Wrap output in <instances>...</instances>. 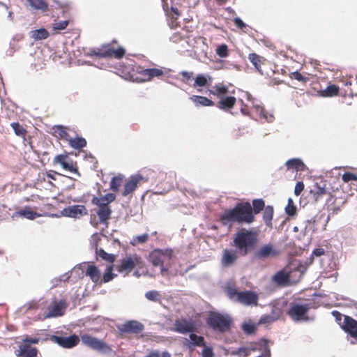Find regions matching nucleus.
Returning a JSON list of instances; mask_svg holds the SVG:
<instances>
[{
  "mask_svg": "<svg viewBox=\"0 0 357 357\" xmlns=\"http://www.w3.org/2000/svg\"><path fill=\"white\" fill-rule=\"evenodd\" d=\"M255 220V216L248 202L237 203L234 208L225 210L220 217V221L225 226L231 222L250 225Z\"/></svg>",
  "mask_w": 357,
  "mask_h": 357,
  "instance_id": "nucleus-1",
  "label": "nucleus"
},
{
  "mask_svg": "<svg viewBox=\"0 0 357 357\" xmlns=\"http://www.w3.org/2000/svg\"><path fill=\"white\" fill-rule=\"evenodd\" d=\"M258 243V231L252 229H241L235 234L233 240V245L241 256H246L255 250Z\"/></svg>",
  "mask_w": 357,
  "mask_h": 357,
  "instance_id": "nucleus-2",
  "label": "nucleus"
},
{
  "mask_svg": "<svg viewBox=\"0 0 357 357\" xmlns=\"http://www.w3.org/2000/svg\"><path fill=\"white\" fill-rule=\"evenodd\" d=\"M233 323V319L229 314L217 312H211L206 318L207 325L214 331L220 333L229 332Z\"/></svg>",
  "mask_w": 357,
  "mask_h": 357,
  "instance_id": "nucleus-3",
  "label": "nucleus"
},
{
  "mask_svg": "<svg viewBox=\"0 0 357 357\" xmlns=\"http://www.w3.org/2000/svg\"><path fill=\"white\" fill-rule=\"evenodd\" d=\"M173 251L172 249H155L150 252L149 259L154 266L160 268V273L165 275L170 267Z\"/></svg>",
  "mask_w": 357,
  "mask_h": 357,
  "instance_id": "nucleus-4",
  "label": "nucleus"
},
{
  "mask_svg": "<svg viewBox=\"0 0 357 357\" xmlns=\"http://www.w3.org/2000/svg\"><path fill=\"white\" fill-rule=\"evenodd\" d=\"M228 92V87L222 84H216L213 86V89L210 91V94L214 95L219 99L216 106L225 112H229L233 109L236 102V98L234 96H227Z\"/></svg>",
  "mask_w": 357,
  "mask_h": 357,
  "instance_id": "nucleus-5",
  "label": "nucleus"
},
{
  "mask_svg": "<svg viewBox=\"0 0 357 357\" xmlns=\"http://www.w3.org/2000/svg\"><path fill=\"white\" fill-rule=\"evenodd\" d=\"M91 54L99 58L121 59L126 54V50L119 46L116 40H113L111 43L102 45L100 48L92 50Z\"/></svg>",
  "mask_w": 357,
  "mask_h": 357,
  "instance_id": "nucleus-6",
  "label": "nucleus"
},
{
  "mask_svg": "<svg viewBox=\"0 0 357 357\" xmlns=\"http://www.w3.org/2000/svg\"><path fill=\"white\" fill-rule=\"evenodd\" d=\"M226 292L230 299L235 300L241 304L245 305H257L258 296L253 291H238L234 287H227L226 289Z\"/></svg>",
  "mask_w": 357,
  "mask_h": 357,
  "instance_id": "nucleus-7",
  "label": "nucleus"
},
{
  "mask_svg": "<svg viewBox=\"0 0 357 357\" xmlns=\"http://www.w3.org/2000/svg\"><path fill=\"white\" fill-rule=\"evenodd\" d=\"M303 273L298 270L287 272L281 270L277 272L272 278L273 281L280 287H287L296 284L301 278Z\"/></svg>",
  "mask_w": 357,
  "mask_h": 357,
  "instance_id": "nucleus-8",
  "label": "nucleus"
},
{
  "mask_svg": "<svg viewBox=\"0 0 357 357\" xmlns=\"http://www.w3.org/2000/svg\"><path fill=\"white\" fill-rule=\"evenodd\" d=\"M144 173L148 174L152 178L155 177V182L157 185L162 188L165 191H169L174 187V183L176 180V174L173 172L167 173L165 172H159L158 174L153 170L148 169Z\"/></svg>",
  "mask_w": 357,
  "mask_h": 357,
  "instance_id": "nucleus-9",
  "label": "nucleus"
},
{
  "mask_svg": "<svg viewBox=\"0 0 357 357\" xmlns=\"http://www.w3.org/2000/svg\"><path fill=\"white\" fill-rule=\"evenodd\" d=\"M144 266L142 258L137 255H127L121 260V264L116 266V269L121 273L128 275L133 268L137 267L142 268Z\"/></svg>",
  "mask_w": 357,
  "mask_h": 357,
  "instance_id": "nucleus-10",
  "label": "nucleus"
},
{
  "mask_svg": "<svg viewBox=\"0 0 357 357\" xmlns=\"http://www.w3.org/2000/svg\"><path fill=\"white\" fill-rule=\"evenodd\" d=\"M81 340L85 346L100 353L109 354L112 351V347L105 342L90 335H82Z\"/></svg>",
  "mask_w": 357,
  "mask_h": 357,
  "instance_id": "nucleus-11",
  "label": "nucleus"
},
{
  "mask_svg": "<svg viewBox=\"0 0 357 357\" xmlns=\"http://www.w3.org/2000/svg\"><path fill=\"white\" fill-rule=\"evenodd\" d=\"M149 179L148 174H146V176L140 173L131 176L128 180L126 181L123 189L121 191V195L123 197H127L132 194L137 189L138 185L147 182Z\"/></svg>",
  "mask_w": 357,
  "mask_h": 357,
  "instance_id": "nucleus-12",
  "label": "nucleus"
},
{
  "mask_svg": "<svg viewBox=\"0 0 357 357\" xmlns=\"http://www.w3.org/2000/svg\"><path fill=\"white\" fill-rule=\"evenodd\" d=\"M310 309V304L292 303L290 305L287 314L294 321H307V312Z\"/></svg>",
  "mask_w": 357,
  "mask_h": 357,
  "instance_id": "nucleus-13",
  "label": "nucleus"
},
{
  "mask_svg": "<svg viewBox=\"0 0 357 357\" xmlns=\"http://www.w3.org/2000/svg\"><path fill=\"white\" fill-rule=\"evenodd\" d=\"M197 328L195 321L192 319L181 317L175 320L173 330L178 333L186 334L196 332Z\"/></svg>",
  "mask_w": 357,
  "mask_h": 357,
  "instance_id": "nucleus-14",
  "label": "nucleus"
},
{
  "mask_svg": "<svg viewBox=\"0 0 357 357\" xmlns=\"http://www.w3.org/2000/svg\"><path fill=\"white\" fill-rule=\"evenodd\" d=\"M54 162L56 164H59L63 167V169L70 172L76 174L79 176H80L77 166V162L71 160L68 157V153L56 155L54 158Z\"/></svg>",
  "mask_w": 357,
  "mask_h": 357,
  "instance_id": "nucleus-15",
  "label": "nucleus"
},
{
  "mask_svg": "<svg viewBox=\"0 0 357 357\" xmlns=\"http://www.w3.org/2000/svg\"><path fill=\"white\" fill-rule=\"evenodd\" d=\"M51 340L63 348H72L78 344L79 339L77 335H72L68 337L52 335Z\"/></svg>",
  "mask_w": 357,
  "mask_h": 357,
  "instance_id": "nucleus-16",
  "label": "nucleus"
},
{
  "mask_svg": "<svg viewBox=\"0 0 357 357\" xmlns=\"http://www.w3.org/2000/svg\"><path fill=\"white\" fill-rule=\"evenodd\" d=\"M144 329V326L139 321L136 320H130L126 321L119 327V330L122 333L139 334Z\"/></svg>",
  "mask_w": 357,
  "mask_h": 357,
  "instance_id": "nucleus-17",
  "label": "nucleus"
},
{
  "mask_svg": "<svg viewBox=\"0 0 357 357\" xmlns=\"http://www.w3.org/2000/svg\"><path fill=\"white\" fill-rule=\"evenodd\" d=\"M341 328L351 337L357 338V321L354 318L345 315L344 316V321L341 324Z\"/></svg>",
  "mask_w": 357,
  "mask_h": 357,
  "instance_id": "nucleus-18",
  "label": "nucleus"
},
{
  "mask_svg": "<svg viewBox=\"0 0 357 357\" xmlns=\"http://www.w3.org/2000/svg\"><path fill=\"white\" fill-rule=\"evenodd\" d=\"M62 213L67 217L79 218L87 214V209L84 205H73L63 208Z\"/></svg>",
  "mask_w": 357,
  "mask_h": 357,
  "instance_id": "nucleus-19",
  "label": "nucleus"
},
{
  "mask_svg": "<svg viewBox=\"0 0 357 357\" xmlns=\"http://www.w3.org/2000/svg\"><path fill=\"white\" fill-rule=\"evenodd\" d=\"M238 251L225 249L222 251L221 264L225 267H229L235 264L238 258Z\"/></svg>",
  "mask_w": 357,
  "mask_h": 357,
  "instance_id": "nucleus-20",
  "label": "nucleus"
},
{
  "mask_svg": "<svg viewBox=\"0 0 357 357\" xmlns=\"http://www.w3.org/2000/svg\"><path fill=\"white\" fill-rule=\"evenodd\" d=\"M278 255L279 252L274 248L272 244H266L261 246L255 254L256 257L260 259L273 257Z\"/></svg>",
  "mask_w": 357,
  "mask_h": 357,
  "instance_id": "nucleus-21",
  "label": "nucleus"
},
{
  "mask_svg": "<svg viewBox=\"0 0 357 357\" xmlns=\"http://www.w3.org/2000/svg\"><path fill=\"white\" fill-rule=\"evenodd\" d=\"M64 304L62 302L53 301L49 306V312L44 315L45 319L62 316L63 314Z\"/></svg>",
  "mask_w": 357,
  "mask_h": 357,
  "instance_id": "nucleus-22",
  "label": "nucleus"
},
{
  "mask_svg": "<svg viewBox=\"0 0 357 357\" xmlns=\"http://www.w3.org/2000/svg\"><path fill=\"white\" fill-rule=\"evenodd\" d=\"M38 352L37 348L22 343L19 346L16 355L17 357H36Z\"/></svg>",
  "mask_w": 357,
  "mask_h": 357,
  "instance_id": "nucleus-23",
  "label": "nucleus"
},
{
  "mask_svg": "<svg viewBox=\"0 0 357 357\" xmlns=\"http://www.w3.org/2000/svg\"><path fill=\"white\" fill-rule=\"evenodd\" d=\"M40 215L36 211L32 210L29 206H25L23 208L15 212L13 217H22L28 220H34L40 217Z\"/></svg>",
  "mask_w": 357,
  "mask_h": 357,
  "instance_id": "nucleus-24",
  "label": "nucleus"
},
{
  "mask_svg": "<svg viewBox=\"0 0 357 357\" xmlns=\"http://www.w3.org/2000/svg\"><path fill=\"white\" fill-rule=\"evenodd\" d=\"M328 193V192L325 187V185L321 186L317 183L313 185L312 188L310 191V195L314 202L321 200L323 197Z\"/></svg>",
  "mask_w": 357,
  "mask_h": 357,
  "instance_id": "nucleus-25",
  "label": "nucleus"
},
{
  "mask_svg": "<svg viewBox=\"0 0 357 357\" xmlns=\"http://www.w3.org/2000/svg\"><path fill=\"white\" fill-rule=\"evenodd\" d=\"M193 333H190L189 341L188 339H185L186 343L185 344L189 349H193L195 347L205 346V341L203 336L197 335V334Z\"/></svg>",
  "mask_w": 357,
  "mask_h": 357,
  "instance_id": "nucleus-26",
  "label": "nucleus"
},
{
  "mask_svg": "<svg viewBox=\"0 0 357 357\" xmlns=\"http://www.w3.org/2000/svg\"><path fill=\"white\" fill-rule=\"evenodd\" d=\"M248 59L255 66V69L262 75L263 70L261 69V66L265 65L267 60L264 57L259 56L256 53L249 54Z\"/></svg>",
  "mask_w": 357,
  "mask_h": 357,
  "instance_id": "nucleus-27",
  "label": "nucleus"
},
{
  "mask_svg": "<svg viewBox=\"0 0 357 357\" xmlns=\"http://www.w3.org/2000/svg\"><path fill=\"white\" fill-rule=\"evenodd\" d=\"M67 128L63 126H54L52 128V135L58 139L67 141L70 139V136Z\"/></svg>",
  "mask_w": 357,
  "mask_h": 357,
  "instance_id": "nucleus-28",
  "label": "nucleus"
},
{
  "mask_svg": "<svg viewBox=\"0 0 357 357\" xmlns=\"http://www.w3.org/2000/svg\"><path fill=\"white\" fill-rule=\"evenodd\" d=\"M86 275L89 276L93 283L100 284L101 273L97 266L89 265L86 270Z\"/></svg>",
  "mask_w": 357,
  "mask_h": 357,
  "instance_id": "nucleus-29",
  "label": "nucleus"
},
{
  "mask_svg": "<svg viewBox=\"0 0 357 357\" xmlns=\"http://www.w3.org/2000/svg\"><path fill=\"white\" fill-rule=\"evenodd\" d=\"M252 111L260 120L264 119L268 122H272L274 119L273 115L268 114L265 109L261 106L255 105L252 108Z\"/></svg>",
  "mask_w": 357,
  "mask_h": 357,
  "instance_id": "nucleus-30",
  "label": "nucleus"
},
{
  "mask_svg": "<svg viewBox=\"0 0 357 357\" xmlns=\"http://www.w3.org/2000/svg\"><path fill=\"white\" fill-rule=\"evenodd\" d=\"M97 215L99 217L100 221L102 223H106L110 218L112 214V209L109 206H98Z\"/></svg>",
  "mask_w": 357,
  "mask_h": 357,
  "instance_id": "nucleus-31",
  "label": "nucleus"
},
{
  "mask_svg": "<svg viewBox=\"0 0 357 357\" xmlns=\"http://www.w3.org/2000/svg\"><path fill=\"white\" fill-rule=\"evenodd\" d=\"M190 99L194 102L195 106H213L215 102L206 97L201 96H192Z\"/></svg>",
  "mask_w": 357,
  "mask_h": 357,
  "instance_id": "nucleus-32",
  "label": "nucleus"
},
{
  "mask_svg": "<svg viewBox=\"0 0 357 357\" xmlns=\"http://www.w3.org/2000/svg\"><path fill=\"white\" fill-rule=\"evenodd\" d=\"M114 265L110 264L106 267L105 273H103L102 278H100V284L103 283H107L112 281L113 279L117 277V274L113 272Z\"/></svg>",
  "mask_w": 357,
  "mask_h": 357,
  "instance_id": "nucleus-33",
  "label": "nucleus"
},
{
  "mask_svg": "<svg viewBox=\"0 0 357 357\" xmlns=\"http://www.w3.org/2000/svg\"><path fill=\"white\" fill-rule=\"evenodd\" d=\"M286 166L288 169H295L296 171H303L305 169V164L298 158L290 159L286 162Z\"/></svg>",
  "mask_w": 357,
  "mask_h": 357,
  "instance_id": "nucleus-34",
  "label": "nucleus"
},
{
  "mask_svg": "<svg viewBox=\"0 0 357 357\" xmlns=\"http://www.w3.org/2000/svg\"><path fill=\"white\" fill-rule=\"evenodd\" d=\"M180 15L181 13L177 8L171 7V12L168 14V16L170 17L169 26L171 29H175L179 26V22L177 20Z\"/></svg>",
  "mask_w": 357,
  "mask_h": 357,
  "instance_id": "nucleus-35",
  "label": "nucleus"
},
{
  "mask_svg": "<svg viewBox=\"0 0 357 357\" xmlns=\"http://www.w3.org/2000/svg\"><path fill=\"white\" fill-rule=\"evenodd\" d=\"M340 89L335 84H331L324 90L319 91V96L321 97H333L337 96L339 93Z\"/></svg>",
  "mask_w": 357,
  "mask_h": 357,
  "instance_id": "nucleus-36",
  "label": "nucleus"
},
{
  "mask_svg": "<svg viewBox=\"0 0 357 357\" xmlns=\"http://www.w3.org/2000/svg\"><path fill=\"white\" fill-rule=\"evenodd\" d=\"M86 140L82 137H77L75 138H70L68 144L74 149H81L86 146Z\"/></svg>",
  "mask_w": 357,
  "mask_h": 357,
  "instance_id": "nucleus-37",
  "label": "nucleus"
},
{
  "mask_svg": "<svg viewBox=\"0 0 357 357\" xmlns=\"http://www.w3.org/2000/svg\"><path fill=\"white\" fill-rule=\"evenodd\" d=\"M273 208L271 206H267L264 209L263 220L267 227H272V220L273 217Z\"/></svg>",
  "mask_w": 357,
  "mask_h": 357,
  "instance_id": "nucleus-38",
  "label": "nucleus"
},
{
  "mask_svg": "<svg viewBox=\"0 0 357 357\" xmlns=\"http://www.w3.org/2000/svg\"><path fill=\"white\" fill-rule=\"evenodd\" d=\"M252 208L253 215L259 214L262 211L266 206H265V202L262 199H255L252 202Z\"/></svg>",
  "mask_w": 357,
  "mask_h": 357,
  "instance_id": "nucleus-39",
  "label": "nucleus"
},
{
  "mask_svg": "<svg viewBox=\"0 0 357 357\" xmlns=\"http://www.w3.org/2000/svg\"><path fill=\"white\" fill-rule=\"evenodd\" d=\"M29 5L36 10L45 12L47 10L48 4L45 0H26Z\"/></svg>",
  "mask_w": 357,
  "mask_h": 357,
  "instance_id": "nucleus-40",
  "label": "nucleus"
},
{
  "mask_svg": "<svg viewBox=\"0 0 357 357\" xmlns=\"http://www.w3.org/2000/svg\"><path fill=\"white\" fill-rule=\"evenodd\" d=\"M123 178L124 176L122 174H119L117 176H114L110 181V189L112 191L118 192L119 190V188L122 185Z\"/></svg>",
  "mask_w": 357,
  "mask_h": 357,
  "instance_id": "nucleus-41",
  "label": "nucleus"
},
{
  "mask_svg": "<svg viewBox=\"0 0 357 357\" xmlns=\"http://www.w3.org/2000/svg\"><path fill=\"white\" fill-rule=\"evenodd\" d=\"M10 126L13 129L15 134L20 137L22 138H25L27 131L26 130L21 126L18 122H13L10 123Z\"/></svg>",
  "mask_w": 357,
  "mask_h": 357,
  "instance_id": "nucleus-42",
  "label": "nucleus"
},
{
  "mask_svg": "<svg viewBox=\"0 0 357 357\" xmlns=\"http://www.w3.org/2000/svg\"><path fill=\"white\" fill-rule=\"evenodd\" d=\"M31 38L35 40L46 39L49 36V32L44 28L31 31Z\"/></svg>",
  "mask_w": 357,
  "mask_h": 357,
  "instance_id": "nucleus-43",
  "label": "nucleus"
},
{
  "mask_svg": "<svg viewBox=\"0 0 357 357\" xmlns=\"http://www.w3.org/2000/svg\"><path fill=\"white\" fill-rule=\"evenodd\" d=\"M97 255L102 259L113 264L115 261V256L112 254H108L103 249L100 248L96 250Z\"/></svg>",
  "mask_w": 357,
  "mask_h": 357,
  "instance_id": "nucleus-44",
  "label": "nucleus"
},
{
  "mask_svg": "<svg viewBox=\"0 0 357 357\" xmlns=\"http://www.w3.org/2000/svg\"><path fill=\"white\" fill-rule=\"evenodd\" d=\"M259 344L257 343L252 344L247 347H241L238 349V354H244L245 356L250 355L252 351H257L260 349L259 347Z\"/></svg>",
  "mask_w": 357,
  "mask_h": 357,
  "instance_id": "nucleus-45",
  "label": "nucleus"
},
{
  "mask_svg": "<svg viewBox=\"0 0 357 357\" xmlns=\"http://www.w3.org/2000/svg\"><path fill=\"white\" fill-rule=\"evenodd\" d=\"M285 213L289 216H294L297 213V208L295 206L294 201L291 198L288 199V203L285 207Z\"/></svg>",
  "mask_w": 357,
  "mask_h": 357,
  "instance_id": "nucleus-46",
  "label": "nucleus"
},
{
  "mask_svg": "<svg viewBox=\"0 0 357 357\" xmlns=\"http://www.w3.org/2000/svg\"><path fill=\"white\" fill-rule=\"evenodd\" d=\"M145 297L153 302H160L161 300V294L155 290L149 291L145 294Z\"/></svg>",
  "mask_w": 357,
  "mask_h": 357,
  "instance_id": "nucleus-47",
  "label": "nucleus"
},
{
  "mask_svg": "<svg viewBox=\"0 0 357 357\" xmlns=\"http://www.w3.org/2000/svg\"><path fill=\"white\" fill-rule=\"evenodd\" d=\"M149 235L148 234L139 235L133 237L132 241H131V244L132 245H136L137 244H144L149 240Z\"/></svg>",
  "mask_w": 357,
  "mask_h": 357,
  "instance_id": "nucleus-48",
  "label": "nucleus"
},
{
  "mask_svg": "<svg viewBox=\"0 0 357 357\" xmlns=\"http://www.w3.org/2000/svg\"><path fill=\"white\" fill-rule=\"evenodd\" d=\"M208 80L205 75L202 74L198 75L195 79V83L193 84V87L196 88L197 86L202 87L207 84Z\"/></svg>",
  "mask_w": 357,
  "mask_h": 357,
  "instance_id": "nucleus-49",
  "label": "nucleus"
},
{
  "mask_svg": "<svg viewBox=\"0 0 357 357\" xmlns=\"http://www.w3.org/2000/svg\"><path fill=\"white\" fill-rule=\"evenodd\" d=\"M146 73L149 75V78H150V79L151 80L153 77H160L162 75L163 71L162 69L159 68H147Z\"/></svg>",
  "mask_w": 357,
  "mask_h": 357,
  "instance_id": "nucleus-50",
  "label": "nucleus"
},
{
  "mask_svg": "<svg viewBox=\"0 0 357 357\" xmlns=\"http://www.w3.org/2000/svg\"><path fill=\"white\" fill-rule=\"evenodd\" d=\"M216 54L221 58L228 56L229 51L227 45L225 44L219 45L216 49Z\"/></svg>",
  "mask_w": 357,
  "mask_h": 357,
  "instance_id": "nucleus-51",
  "label": "nucleus"
},
{
  "mask_svg": "<svg viewBox=\"0 0 357 357\" xmlns=\"http://www.w3.org/2000/svg\"><path fill=\"white\" fill-rule=\"evenodd\" d=\"M69 24L68 20H63L60 22H55L52 24V28L54 30L61 31L65 29Z\"/></svg>",
  "mask_w": 357,
  "mask_h": 357,
  "instance_id": "nucleus-52",
  "label": "nucleus"
},
{
  "mask_svg": "<svg viewBox=\"0 0 357 357\" xmlns=\"http://www.w3.org/2000/svg\"><path fill=\"white\" fill-rule=\"evenodd\" d=\"M179 74L181 76V81L184 83H188L193 79V72L181 71Z\"/></svg>",
  "mask_w": 357,
  "mask_h": 357,
  "instance_id": "nucleus-53",
  "label": "nucleus"
},
{
  "mask_svg": "<svg viewBox=\"0 0 357 357\" xmlns=\"http://www.w3.org/2000/svg\"><path fill=\"white\" fill-rule=\"evenodd\" d=\"M290 77L301 82H306L309 79L303 76L301 73L295 71L291 73Z\"/></svg>",
  "mask_w": 357,
  "mask_h": 357,
  "instance_id": "nucleus-54",
  "label": "nucleus"
},
{
  "mask_svg": "<svg viewBox=\"0 0 357 357\" xmlns=\"http://www.w3.org/2000/svg\"><path fill=\"white\" fill-rule=\"evenodd\" d=\"M342 178L344 182H349L350 181H357V176L351 172H347L343 174Z\"/></svg>",
  "mask_w": 357,
  "mask_h": 357,
  "instance_id": "nucleus-55",
  "label": "nucleus"
},
{
  "mask_svg": "<svg viewBox=\"0 0 357 357\" xmlns=\"http://www.w3.org/2000/svg\"><path fill=\"white\" fill-rule=\"evenodd\" d=\"M242 329L246 334L250 335L255 333L256 327L252 324H244L242 326Z\"/></svg>",
  "mask_w": 357,
  "mask_h": 357,
  "instance_id": "nucleus-56",
  "label": "nucleus"
},
{
  "mask_svg": "<svg viewBox=\"0 0 357 357\" xmlns=\"http://www.w3.org/2000/svg\"><path fill=\"white\" fill-rule=\"evenodd\" d=\"M92 203L98 206H107L106 204V199H104V196L101 197H93L92 199Z\"/></svg>",
  "mask_w": 357,
  "mask_h": 357,
  "instance_id": "nucleus-57",
  "label": "nucleus"
},
{
  "mask_svg": "<svg viewBox=\"0 0 357 357\" xmlns=\"http://www.w3.org/2000/svg\"><path fill=\"white\" fill-rule=\"evenodd\" d=\"M204 348L202 350V357H214V353L213 351V348L211 347L204 346Z\"/></svg>",
  "mask_w": 357,
  "mask_h": 357,
  "instance_id": "nucleus-58",
  "label": "nucleus"
},
{
  "mask_svg": "<svg viewBox=\"0 0 357 357\" xmlns=\"http://www.w3.org/2000/svg\"><path fill=\"white\" fill-rule=\"evenodd\" d=\"M304 189V183L302 181H298L296 183L295 188H294V194L296 196H298L301 195L302 191Z\"/></svg>",
  "mask_w": 357,
  "mask_h": 357,
  "instance_id": "nucleus-59",
  "label": "nucleus"
},
{
  "mask_svg": "<svg viewBox=\"0 0 357 357\" xmlns=\"http://www.w3.org/2000/svg\"><path fill=\"white\" fill-rule=\"evenodd\" d=\"M39 341L40 339L38 337H31L26 336L22 340V343L30 345V344H38Z\"/></svg>",
  "mask_w": 357,
  "mask_h": 357,
  "instance_id": "nucleus-60",
  "label": "nucleus"
},
{
  "mask_svg": "<svg viewBox=\"0 0 357 357\" xmlns=\"http://www.w3.org/2000/svg\"><path fill=\"white\" fill-rule=\"evenodd\" d=\"M274 321V319L271 315H264L260 318L259 322L261 324H269Z\"/></svg>",
  "mask_w": 357,
  "mask_h": 357,
  "instance_id": "nucleus-61",
  "label": "nucleus"
},
{
  "mask_svg": "<svg viewBox=\"0 0 357 357\" xmlns=\"http://www.w3.org/2000/svg\"><path fill=\"white\" fill-rule=\"evenodd\" d=\"M104 199H106V204L107 206L116 199V195L114 193H107L104 196Z\"/></svg>",
  "mask_w": 357,
  "mask_h": 357,
  "instance_id": "nucleus-62",
  "label": "nucleus"
},
{
  "mask_svg": "<svg viewBox=\"0 0 357 357\" xmlns=\"http://www.w3.org/2000/svg\"><path fill=\"white\" fill-rule=\"evenodd\" d=\"M234 22L237 27L241 29L245 28L246 26L245 24L239 17L234 18Z\"/></svg>",
  "mask_w": 357,
  "mask_h": 357,
  "instance_id": "nucleus-63",
  "label": "nucleus"
},
{
  "mask_svg": "<svg viewBox=\"0 0 357 357\" xmlns=\"http://www.w3.org/2000/svg\"><path fill=\"white\" fill-rule=\"evenodd\" d=\"M146 73V69H144L141 72H139V74L142 76V77L140 78V80L142 82H149L151 80L150 78H149V75Z\"/></svg>",
  "mask_w": 357,
  "mask_h": 357,
  "instance_id": "nucleus-64",
  "label": "nucleus"
}]
</instances>
